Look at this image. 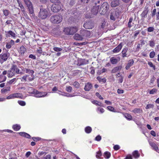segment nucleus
Listing matches in <instances>:
<instances>
[{"instance_id": "obj_1", "label": "nucleus", "mask_w": 159, "mask_h": 159, "mask_svg": "<svg viewBox=\"0 0 159 159\" xmlns=\"http://www.w3.org/2000/svg\"><path fill=\"white\" fill-rule=\"evenodd\" d=\"M21 72H20V70L17 68L16 65H13L10 69L8 71V77L11 78L14 75L16 74H21Z\"/></svg>"}, {"instance_id": "obj_2", "label": "nucleus", "mask_w": 159, "mask_h": 159, "mask_svg": "<svg viewBox=\"0 0 159 159\" xmlns=\"http://www.w3.org/2000/svg\"><path fill=\"white\" fill-rule=\"evenodd\" d=\"M63 18L60 15H56L52 16L50 18L51 21L53 24H58L60 23Z\"/></svg>"}, {"instance_id": "obj_3", "label": "nucleus", "mask_w": 159, "mask_h": 159, "mask_svg": "<svg viewBox=\"0 0 159 159\" xmlns=\"http://www.w3.org/2000/svg\"><path fill=\"white\" fill-rule=\"evenodd\" d=\"M78 29L76 26L64 28V31L67 35H72L77 31Z\"/></svg>"}, {"instance_id": "obj_4", "label": "nucleus", "mask_w": 159, "mask_h": 159, "mask_svg": "<svg viewBox=\"0 0 159 159\" xmlns=\"http://www.w3.org/2000/svg\"><path fill=\"white\" fill-rule=\"evenodd\" d=\"M49 13L47 9L41 8L39 14V17L42 19H45L49 16Z\"/></svg>"}, {"instance_id": "obj_5", "label": "nucleus", "mask_w": 159, "mask_h": 159, "mask_svg": "<svg viewBox=\"0 0 159 159\" xmlns=\"http://www.w3.org/2000/svg\"><path fill=\"white\" fill-rule=\"evenodd\" d=\"M109 6L108 3L104 2L103 3L101 6L99 12L101 14H105L109 9Z\"/></svg>"}, {"instance_id": "obj_6", "label": "nucleus", "mask_w": 159, "mask_h": 159, "mask_svg": "<svg viewBox=\"0 0 159 159\" xmlns=\"http://www.w3.org/2000/svg\"><path fill=\"white\" fill-rule=\"evenodd\" d=\"M33 93L34 94V96L37 98L44 97L47 94L46 92H39L37 90L34 89Z\"/></svg>"}, {"instance_id": "obj_7", "label": "nucleus", "mask_w": 159, "mask_h": 159, "mask_svg": "<svg viewBox=\"0 0 159 159\" xmlns=\"http://www.w3.org/2000/svg\"><path fill=\"white\" fill-rule=\"evenodd\" d=\"M10 53L8 52L2 53L0 54V62L2 63L6 61L10 57Z\"/></svg>"}, {"instance_id": "obj_8", "label": "nucleus", "mask_w": 159, "mask_h": 159, "mask_svg": "<svg viewBox=\"0 0 159 159\" xmlns=\"http://www.w3.org/2000/svg\"><path fill=\"white\" fill-rule=\"evenodd\" d=\"M61 5L58 4H53L51 7V10L54 12H58L61 10Z\"/></svg>"}, {"instance_id": "obj_9", "label": "nucleus", "mask_w": 159, "mask_h": 159, "mask_svg": "<svg viewBox=\"0 0 159 159\" xmlns=\"http://www.w3.org/2000/svg\"><path fill=\"white\" fill-rule=\"evenodd\" d=\"M119 16V13L116 11H113L111 13L110 19L111 20L115 21Z\"/></svg>"}, {"instance_id": "obj_10", "label": "nucleus", "mask_w": 159, "mask_h": 159, "mask_svg": "<svg viewBox=\"0 0 159 159\" xmlns=\"http://www.w3.org/2000/svg\"><path fill=\"white\" fill-rule=\"evenodd\" d=\"M22 70L24 71L26 73L29 74L31 75L32 78H30L29 80V81H32L33 80V74L34 73V71L33 70L30 69L25 68L23 67V68L22 69Z\"/></svg>"}, {"instance_id": "obj_11", "label": "nucleus", "mask_w": 159, "mask_h": 159, "mask_svg": "<svg viewBox=\"0 0 159 159\" xmlns=\"http://www.w3.org/2000/svg\"><path fill=\"white\" fill-rule=\"evenodd\" d=\"M99 5H97L96 3H95V6H93L91 10L92 13L93 15L97 14L99 11Z\"/></svg>"}, {"instance_id": "obj_12", "label": "nucleus", "mask_w": 159, "mask_h": 159, "mask_svg": "<svg viewBox=\"0 0 159 159\" xmlns=\"http://www.w3.org/2000/svg\"><path fill=\"white\" fill-rule=\"evenodd\" d=\"M94 26L93 23L91 21H88L84 23V27L86 29H92Z\"/></svg>"}, {"instance_id": "obj_13", "label": "nucleus", "mask_w": 159, "mask_h": 159, "mask_svg": "<svg viewBox=\"0 0 159 159\" xmlns=\"http://www.w3.org/2000/svg\"><path fill=\"white\" fill-rule=\"evenodd\" d=\"M80 34L82 35V37H89L91 34L89 31L85 30H81L80 31Z\"/></svg>"}, {"instance_id": "obj_14", "label": "nucleus", "mask_w": 159, "mask_h": 159, "mask_svg": "<svg viewBox=\"0 0 159 159\" xmlns=\"http://www.w3.org/2000/svg\"><path fill=\"white\" fill-rule=\"evenodd\" d=\"M6 36L7 37H9L11 36V37L15 38L16 37V34L12 31L10 30L7 31H5Z\"/></svg>"}, {"instance_id": "obj_15", "label": "nucleus", "mask_w": 159, "mask_h": 159, "mask_svg": "<svg viewBox=\"0 0 159 159\" xmlns=\"http://www.w3.org/2000/svg\"><path fill=\"white\" fill-rule=\"evenodd\" d=\"M120 60L119 57H112L110 58V61L112 64H116Z\"/></svg>"}, {"instance_id": "obj_16", "label": "nucleus", "mask_w": 159, "mask_h": 159, "mask_svg": "<svg viewBox=\"0 0 159 159\" xmlns=\"http://www.w3.org/2000/svg\"><path fill=\"white\" fill-rule=\"evenodd\" d=\"M120 4V1L119 0H113L111 3V6L112 7H115Z\"/></svg>"}, {"instance_id": "obj_17", "label": "nucleus", "mask_w": 159, "mask_h": 159, "mask_svg": "<svg viewBox=\"0 0 159 159\" xmlns=\"http://www.w3.org/2000/svg\"><path fill=\"white\" fill-rule=\"evenodd\" d=\"M15 44V42L14 40H11L9 42L6 43V48L7 49H10L11 46Z\"/></svg>"}, {"instance_id": "obj_18", "label": "nucleus", "mask_w": 159, "mask_h": 159, "mask_svg": "<svg viewBox=\"0 0 159 159\" xmlns=\"http://www.w3.org/2000/svg\"><path fill=\"white\" fill-rule=\"evenodd\" d=\"M92 84L89 83H87L85 84L84 89L86 91H89L92 89Z\"/></svg>"}, {"instance_id": "obj_19", "label": "nucleus", "mask_w": 159, "mask_h": 159, "mask_svg": "<svg viewBox=\"0 0 159 159\" xmlns=\"http://www.w3.org/2000/svg\"><path fill=\"white\" fill-rule=\"evenodd\" d=\"M122 46V43H120L116 47L113 49V52L117 53L119 52L121 49Z\"/></svg>"}, {"instance_id": "obj_20", "label": "nucleus", "mask_w": 159, "mask_h": 159, "mask_svg": "<svg viewBox=\"0 0 159 159\" xmlns=\"http://www.w3.org/2000/svg\"><path fill=\"white\" fill-rule=\"evenodd\" d=\"M26 51V48L24 46H22L20 48L19 52L20 55L23 56Z\"/></svg>"}, {"instance_id": "obj_21", "label": "nucleus", "mask_w": 159, "mask_h": 159, "mask_svg": "<svg viewBox=\"0 0 159 159\" xmlns=\"http://www.w3.org/2000/svg\"><path fill=\"white\" fill-rule=\"evenodd\" d=\"M150 145L152 147L153 149L157 152H158L159 150L157 145L153 142H150Z\"/></svg>"}, {"instance_id": "obj_22", "label": "nucleus", "mask_w": 159, "mask_h": 159, "mask_svg": "<svg viewBox=\"0 0 159 159\" xmlns=\"http://www.w3.org/2000/svg\"><path fill=\"white\" fill-rule=\"evenodd\" d=\"M74 39L76 40H82L83 38L82 35H80L78 34H75L74 36Z\"/></svg>"}, {"instance_id": "obj_23", "label": "nucleus", "mask_w": 159, "mask_h": 159, "mask_svg": "<svg viewBox=\"0 0 159 159\" xmlns=\"http://www.w3.org/2000/svg\"><path fill=\"white\" fill-rule=\"evenodd\" d=\"M134 63V60L133 59L130 60L128 63L127 66L126 67V69L127 70H128L130 67L132 66Z\"/></svg>"}, {"instance_id": "obj_24", "label": "nucleus", "mask_w": 159, "mask_h": 159, "mask_svg": "<svg viewBox=\"0 0 159 159\" xmlns=\"http://www.w3.org/2000/svg\"><path fill=\"white\" fill-rule=\"evenodd\" d=\"M14 98H15L23 99V96L21 93H13Z\"/></svg>"}, {"instance_id": "obj_25", "label": "nucleus", "mask_w": 159, "mask_h": 159, "mask_svg": "<svg viewBox=\"0 0 159 159\" xmlns=\"http://www.w3.org/2000/svg\"><path fill=\"white\" fill-rule=\"evenodd\" d=\"M27 7L29 10L30 14L32 15V16H33L34 15V11L32 5Z\"/></svg>"}, {"instance_id": "obj_26", "label": "nucleus", "mask_w": 159, "mask_h": 159, "mask_svg": "<svg viewBox=\"0 0 159 159\" xmlns=\"http://www.w3.org/2000/svg\"><path fill=\"white\" fill-rule=\"evenodd\" d=\"M128 50V48L127 47L124 48L122 52V57L123 58L127 57L126 52Z\"/></svg>"}, {"instance_id": "obj_27", "label": "nucleus", "mask_w": 159, "mask_h": 159, "mask_svg": "<svg viewBox=\"0 0 159 159\" xmlns=\"http://www.w3.org/2000/svg\"><path fill=\"white\" fill-rule=\"evenodd\" d=\"M132 154L133 157L135 158H138L140 156V154L138 152V151L137 150L134 151Z\"/></svg>"}, {"instance_id": "obj_28", "label": "nucleus", "mask_w": 159, "mask_h": 159, "mask_svg": "<svg viewBox=\"0 0 159 159\" xmlns=\"http://www.w3.org/2000/svg\"><path fill=\"white\" fill-rule=\"evenodd\" d=\"M10 87L8 86L6 88H3L1 90V92L2 93H4L7 92V91H10Z\"/></svg>"}, {"instance_id": "obj_29", "label": "nucleus", "mask_w": 159, "mask_h": 159, "mask_svg": "<svg viewBox=\"0 0 159 159\" xmlns=\"http://www.w3.org/2000/svg\"><path fill=\"white\" fill-rule=\"evenodd\" d=\"M148 11V9L146 8V10H144L141 15V16L142 18H144L147 15Z\"/></svg>"}, {"instance_id": "obj_30", "label": "nucleus", "mask_w": 159, "mask_h": 159, "mask_svg": "<svg viewBox=\"0 0 159 159\" xmlns=\"http://www.w3.org/2000/svg\"><path fill=\"white\" fill-rule=\"evenodd\" d=\"M122 68L121 66H117L115 67L112 70V73H115L118 70H120Z\"/></svg>"}, {"instance_id": "obj_31", "label": "nucleus", "mask_w": 159, "mask_h": 159, "mask_svg": "<svg viewBox=\"0 0 159 159\" xmlns=\"http://www.w3.org/2000/svg\"><path fill=\"white\" fill-rule=\"evenodd\" d=\"M133 20V18L131 17L129 18V21L128 23V26L130 28L133 26L134 23H132Z\"/></svg>"}, {"instance_id": "obj_32", "label": "nucleus", "mask_w": 159, "mask_h": 159, "mask_svg": "<svg viewBox=\"0 0 159 159\" xmlns=\"http://www.w3.org/2000/svg\"><path fill=\"white\" fill-rule=\"evenodd\" d=\"M92 102L96 105L100 106H102V104L101 102H99V101H98L97 100H93L92 101Z\"/></svg>"}, {"instance_id": "obj_33", "label": "nucleus", "mask_w": 159, "mask_h": 159, "mask_svg": "<svg viewBox=\"0 0 159 159\" xmlns=\"http://www.w3.org/2000/svg\"><path fill=\"white\" fill-rule=\"evenodd\" d=\"M92 130V128L90 126H87L85 128V131L87 133H90Z\"/></svg>"}, {"instance_id": "obj_34", "label": "nucleus", "mask_w": 159, "mask_h": 159, "mask_svg": "<svg viewBox=\"0 0 159 159\" xmlns=\"http://www.w3.org/2000/svg\"><path fill=\"white\" fill-rule=\"evenodd\" d=\"M17 2L19 4V6L20 7L21 11H24V9H25V8L22 5V3L21 2L19 1V0H17Z\"/></svg>"}, {"instance_id": "obj_35", "label": "nucleus", "mask_w": 159, "mask_h": 159, "mask_svg": "<svg viewBox=\"0 0 159 159\" xmlns=\"http://www.w3.org/2000/svg\"><path fill=\"white\" fill-rule=\"evenodd\" d=\"M6 79V76L2 75H0V83L5 81Z\"/></svg>"}, {"instance_id": "obj_36", "label": "nucleus", "mask_w": 159, "mask_h": 159, "mask_svg": "<svg viewBox=\"0 0 159 159\" xmlns=\"http://www.w3.org/2000/svg\"><path fill=\"white\" fill-rule=\"evenodd\" d=\"M13 128L14 130L15 131H18L20 129V125L16 124L13 125Z\"/></svg>"}, {"instance_id": "obj_37", "label": "nucleus", "mask_w": 159, "mask_h": 159, "mask_svg": "<svg viewBox=\"0 0 159 159\" xmlns=\"http://www.w3.org/2000/svg\"><path fill=\"white\" fill-rule=\"evenodd\" d=\"M120 75V73H118L116 75L117 76L118 78V81L119 83H122L123 80V77L122 76H118V75Z\"/></svg>"}, {"instance_id": "obj_38", "label": "nucleus", "mask_w": 159, "mask_h": 159, "mask_svg": "<svg viewBox=\"0 0 159 159\" xmlns=\"http://www.w3.org/2000/svg\"><path fill=\"white\" fill-rule=\"evenodd\" d=\"M111 156V154L109 152H106L104 154V156L105 158L108 159Z\"/></svg>"}, {"instance_id": "obj_39", "label": "nucleus", "mask_w": 159, "mask_h": 159, "mask_svg": "<svg viewBox=\"0 0 159 159\" xmlns=\"http://www.w3.org/2000/svg\"><path fill=\"white\" fill-rule=\"evenodd\" d=\"M135 113H140L142 111V110L140 108H135L132 111Z\"/></svg>"}, {"instance_id": "obj_40", "label": "nucleus", "mask_w": 159, "mask_h": 159, "mask_svg": "<svg viewBox=\"0 0 159 159\" xmlns=\"http://www.w3.org/2000/svg\"><path fill=\"white\" fill-rule=\"evenodd\" d=\"M24 2L27 7L32 5L31 2L29 0H24Z\"/></svg>"}, {"instance_id": "obj_41", "label": "nucleus", "mask_w": 159, "mask_h": 159, "mask_svg": "<svg viewBox=\"0 0 159 159\" xmlns=\"http://www.w3.org/2000/svg\"><path fill=\"white\" fill-rule=\"evenodd\" d=\"M125 117L128 120H130L132 119V117L131 115L128 113H125L124 115Z\"/></svg>"}, {"instance_id": "obj_42", "label": "nucleus", "mask_w": 159, "mask_h": 159, "mask_svg": "<svg viewBox=\"0 0 159 159\" xmlns=\"http://www.w3.org/2000/svg\"><path fill=\"white\" fill-rule=\"evenodd\" d=\"M97 111L100 113H103L104 112V109L101 107H98L97 109Z\"/></svg>"}, {"instance_id": "obj_43", "label": "nucleus", "mask_w": 159, "mask_h": 159, "mask_svg": "<svg viewBox=\"0 0 159 159\" xmlns=\"http://www.w3.org/2000/svg\"><path fill=\"white\" fill-rule=\"evenodd\" d=\"M157 89L155 88H154L152 89L149 92V93L150 94H154L157 93Z\"/></svg>"}, {"instance_id": "obj_44", "label": "nucleus", "mask_w": 159, "mask_h": 159, "mask_svg": "<svg viewBox=\"0 0 159 159\" xmlns=\"http://www.w3.org/2000/svg\"><path fill=\"white\" fill-rule=\"evenodd\" d=\"M149 45L152 47H153L155 46V43L154 41L151 40L149 41Z\"/></svg>"}, {"instance_id": "obj_45", "label": "nucleus", "mask_w": 159, "mask_h": 159, "mask_svg": "<svg viewBox=\"0 0 159 159\" xmlns=\"http://www.w3.org/2000/svg\"><path fill=\"white\" fill-rule=\"evenodd\" d=\"M18 102L19 105L22 106H24L26 104L25 102L22 101H18Z\"/></svg>"}, {"instance_id": "obj_46", "label": "nucleus", "mask_w": 159, "mask_h": 159, "mask_svg": "<svg viewBox=\"0 0 159 159\" xmlns=\"http://www.w3.org/2000/svg\"><path fill=\"white\" fill-rule=\"evenodd\" d=\"M107 109L109 110L110 111L115 112V111H114L115 109L113 107H111V106H108L107 107Z\"/></svg>"}, {"instance_id": "obj_47", "label": "nucleus", "mask_w": 159, "mask_h": 159, "mask_svg": "<svg viewBox=\"0 0 159 159\" xmlns=\"http://www.w3.org/2000/svg\"><path fill=\"white\" fill-rule=\"evenodd\" d=\"M154 107V105L152 104H148L146 107V109H148L151 108H152L153 107Z\"/></svg>"}, {"instance_id": "obj_48", "label": "nucleus", "mask_w": 159, "mask_h": 159, "mask_svg": "<svg viewBox=\"0 0 159 159\" xmlns=\"http://www.w3.org/2000/svg\"><path fill=\"white\" fill-rule=\"evenodd\" d=\"M73 85L76 88H78L79 87V84L77 82L75 81L74 82Z\"/></svg>"}, {"instance_id": "obj_49", "label": "nucleus", "mask_w": 159, "mask_h": 159, "mask_svg": "<svg viewBox=\"0 0 159 159\" xmlns=\"http://www.w3.org/2000/svg\"><path fill=\"white\" fill-rule=\"evenodd\" d=\"M53 50L56 52H59L62 50V49L61 48L58 47H54L53 48Z\"/></svg>"}, {"instance_id": "obj_50", "label": "nucleus", "mask_w": 159, "mask_h": 159, "mask_svg": "<svg viewBox=\"0 0 159 159\" xmlns=\"http://www.w3.org/2000/svg\"><path fill=\"white\" fill-rule=\"evenodd\" d=\"M16 79L15 78H13L12 79H11L9 81H8L7 82V84H11L13 83L16 81Z\"/></svg>"}, {"instance_id": "obj_51", "label": "nucleus", "mask_w": 159, "mask_h": 159, "mask_svg": "<svg viewBox=\"0 0 159 159\" xmlns=\"http://www.w3.org/2000/svg\"><path fill=\"white\" fill-rule=\"evenodd\" d=\"M148 64L151 67H153V69L154 70H155V66L154 65H153V64L151 62H150V61L148 62Z\"/></svg>"}, {"instance_id": "obj_52", "label": "nucleus", "mask_w": 159, "mask_h": 159, "mask_svg": "<svg viewBox=\"0 0 159 159\" xmlns=\"http://www.w3.org/2000/svg\"><path fill=\"white\" fill-rule=\"evenodd\" d=\"M3 12L4 15H5L6 16H7L8 15L9 13V11L8 10H3Z\"/></svg>"}, {"instance_id": "obj_53", "label": "nucleus", "mask_w": 159, "mask_h": 159, "mask_svg": "<svg viewBox=\"0 0 159 159\" xmlns=\"http://www.w3.org/2000/svg\"><path fill=\"white\" fill-rule=\"evenodd\" d=\"M101 156L102 153L100 151H99L97 153V154L96 155V157L97 158H99Z\"/></svg>"}, {"instance_id": "obj_54", "label": "nucleus", "mask_w": 159, "mask_h": 159, "mask_svg": "<svg viewBox=\"0 0 159 159\" xmlns=\"http://www.w3.org/2000/svg\"><path fill=\"white\" fill-rule=\"evenodd\" d=\"M157 10L156 9H154L153 11H152V17H154L155 15L156 12Z\"/></svg>"}, {"instance_id": "obj_55", "label": "nucleus", "mask_w": 159, "mask_h": 159, "mask_svg": "<svg viewBox=\"0 0 159 159\" xmlns=\"http://www.w3.org/2000/svg\"><path fill=\"white\" fill-rule=\"evenodd\" d=\"M72 88L71 86H67L66 87V90L68 92H70L71 91Z\"/></svg>"}, {"instance_id": "obj_56", "label": "nucleus", "mask_w": 159, "mask_h": 159, "mask_svg": "<svg viewBox=\"0 0 159 159\" xmlns=\"http://www.w3.org/2000/svg\"><path fill=\"white\" fill-rule=\"evenodd\" d=\"M154 28L152 27H150L148 28V31L149 32H152L154 30Z\"/></svg>"}, {"instance_id": "obj_57", "label": "nucleus", "mask_w": 159, "mask_h": 159, "mask_svg": "<svg viewBox=\"0 0 159 159\" xmlns=\"http://www.w3.org/2000/svg\"><path fill=\"white\" fill-rule=\"evenodd\" d=\"M155 55V53L154 52L152 51L149 54L150 57L151 58H153L154 57V56Z\"/></svg>"}, {"instance_id": "obj_58", "label": "nucleus", "mask_w": 159, "mask_h": 159, "mask_svg": "<svg viewBox=\"0 0 159 159\" xmlns=\"http://www.w3.org/2000/svg\"><path fill=\"white\" fill-rule=\"evenodd\" d=\"M122 1L126 3H129L131 4L132 2V0H122Z\"/></svg>"}, {"instance_id": "obj_59", "label": "nucleus", "mask_w": 159, "mask_h": 159, "mask_svg": "<svg viewBox=\"0 0 159 159\" xmlns=\"http://www.w3.org/2000/svg\"><path fill=\"white\" fill-rule=\"evenodd\" d=\"M96 96L98 97L100 99L103 100V98L101 96V95L99 94V93L97 92L95 94Z\"/></svg>"}, {"instance_id": "obj_60", "label": "nucleus", "mask_w": 159, "mask_h": 159, "mask_svg": "<svg viewBox=\"0 0 159 159\" xmlns=\"http://www.w3.org/2000/svg\"><path fill=\"white\" fill-rule=\"evenodd\" d=\"M28 75H26L23 76L21 80L22 81H26V78L28 77Z\"/></svg>"}, {"instance_id": "obj_61", "label": "nucleus", "mask_w": 159, "mask_h": 159, "mask_svg": "<svg viewBox=\"0 0 159 159\" xmlns=\"http://www.w3.org/2000/svg\"><path fill=\"white\" fill-rule=\"evenodd\" d=\"M14 98L13 94H11L7 96L6 98L7 99H9Z\"/></svg>"}, {"instance_id": "obj_62", "label": "nucleus", "mask_w": 159, "mask_h": 159, "mask_svg": "<svg viewBox=\"0 0 159 159\" xmlns=\"http://www.w3.org/2000/svg\"><path fill=\"white\" fill-rule=\"evenodd\" d=\"M51 2L53 3H59L60 2L59 0H50Z\"/></svg>"}, {"instance_id": "obj_63", "label": "nucleus", "mask_w": 159, "mask_h": 159, "mask_svg": "<svg viewBox=\"0 0 159 159\" xmlns=\"http://www.w3.org/2000/svg\"><path fill=\"white\" fill-rule=\"evenodd\" d=\"M114 149L115 150H117L120 148V146L117 145H115L114 146Z\"/></svg>"}, {"instance_id": "obj_64", "label": "nucleus", "mask_w": 159, "mask_h": 159, "mask_svg": "<svg viewBox=\"0 0 159 159\" xmlns=\"http://www.w3.org/2000/svg\"><path fill=\"white\" fill-rule=\"evenodd\" d=\"M29 57L32 58L33 59H36V57L34 55L32 54H30L29 56Z\"/></svg>"}]
</instances>
